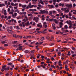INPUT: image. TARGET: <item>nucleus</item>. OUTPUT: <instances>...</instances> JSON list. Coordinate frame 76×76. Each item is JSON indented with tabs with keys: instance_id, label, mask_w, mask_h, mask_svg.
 I'll list each match as a JSON object with an SVG mask.
<instances>
[{
	"instance_id": "1",
	"label": "nucleus",
	"mask_w": 76,
	"mask_h": 76,
	"mask_svg": "<svg viewBox=\"0 0 76 76\" xmlns=\"http://www.w3.org/2000/svg\"><path fill=\"white\" fill-rule=\"evenodd\" d=\"M40 12L42 14H44V13H46V14H48V11H45V10H41Z\"/></svg>"
},
{
	"instance_id": "2",
	"label": "nucleus",
	"mask_w": 76,
	"mask_h": 76,
	"mask_svg": "<svg viewBox=\"0 0 76 76\" xmlns=\"http://www.w3.org/2000/svg\"><path fill=\"white\" fill-rule=\"evenodd\" d=\"M33 20H35V22L37 23L39 20V18L35 17L33 19Z\"/></svg>"
},
{
	"instance_id": "3",
	"label": "nucleus",
	"mask_w": 76,
	"mask_h": 76,
	"mask_svg": "<svg viewBox=\"0 0 76 76\" xmlns=\"http://www.w3.org/2000/svg\"><path fill=\"white\" fill-rule=\"evenodd\" d=\"M25 22H22V23L20 24L19 26H23V28H25Z\"/></svg>"
},
{
	"instance_id": "4",
	"label": "nucleus",
	"mask_w": 76,
	"mask_h": 76,
	"mask_svg": "<svg viewBox=\"0 0 76 76\" xmlns=\"http://www.w3.org/2000/svg\"><path fill=\"white\" fill-rule=\"evenodd\" d=\"M47 23L46 22H44L43 23V27H44L45 28H47V26H48L47 25Z\"/></svg>"
},
{
	"instance_id": "5",
	"label": "nucleus",
	"mask_w": 76,
	"mask_h": 76,
	"mask_svg": "<svg viewBox=\"0 0 76 76\" xmlns=\"http://www.w3.org/2000/svg\"><path fill=\"white\" fill-rule=\"evenodd\" d=\"M64 11H65V12L66 13H68V12H69V9H67V8H64Z\"/></svg>"
},
{
	"instance_id": "6",
	"label": "nucleus",
	"mask_w": 76,
	"mask_h": 76,
	"mask_svg": "<svg viewBox=\"0 0 76 76\" xmlns=\"http://www.w3.org/2000/svg\"><path fill=\"white\" fill-rule=\"evenodd\" d=\"M65 6L66 7H72V4H66Z\"/></svg>"
},
{
	"instance_id": "7",
	"label": "nucleus",
	"mask_w": 76,
	"mask_h": 76,
	"mask_svg": "<svg viewBox=\"0 0 76 76\" xmlns=\"http://www.w3.org/2000/svg\"><path fill=\"white\" fill-rule=\"evenodd\" d=\"M48 7L50 8L53 9V8H54V5H48Z\"/></svg>"
},
{
	"instance_id": "8",
	"label": "nucleus",
	"mask_w": 76,
	"mask_h": 76,
	"mask_svg": "<svg viewBox=\"0 0 76 76\" xmlns=\"http://www.w3.org/2000/svg\"><path fill=\"white\" fill-rule=\"evenodd\" d=\"M21 44H17L16 45H14L13 46L14 47H18L19 46H20L21 45Z\"/></svg>"
},
{
	"instance_id": "9",
	"label": "nucleus",
	"mask_w": 76,
	"mask_h": 76,
	"mask_svg": "<svg viewBox=\"0 0 76 76\" xmlns=\"http://www.w3.org/2000/svg\"><path fill=\"white\" fill-rule=\"evenodd\" d=\"M37 27H39V28H42V25H40L39 24H38L37 25Z\"/></svg>"
},
{
	"instance_id": "10",
	"label": "nucleus",
	"mask_w": 76,
	"mask_h": 76,
	"mask_svg": "<svg viewBox=\"0 0 76 76\" xmlns=\"http://www.w3.org/2000/svg\"><path fill=\"white\" fill-rule=\"evenodd\" d=\"M29 21H28L27 22L25 23V25H26V26H28L29 25H30V24H29Z\"/></svg>"
},
{
	"instance_id": "11",
	"label": "nucleus",
	"mask_w": 76,
	"mask_h": 76,
	"mask_svg": "<svg viewBox=\"0 0 76 76\" xmlns=\"http://www.w3.org/2000/svg\"><path fill=\"white\" fill-rule=\"evenodd\" d=\"M53 4L55 5L56 4V3L57 2V0H53Z\"/></svg>"
},
{
	"instance_id": "12",
	"label": "nucleus",
	"mask_w": 76,
	"mask_h": 76,
	"mask_svg": "<svg viewBox=\"0 0 76 76\" xmlns=\"http://www.w3.org/2000/svg\"><path fill=\"white\" fill-rule=\"evenodd\" d=\"M54 22H55V23H58V21H57V19H54Z\"/></svg>"
},
{
	"instance_id": "13",
	"label": "nucleus",
	"mask_w": 76,
	"mask_h": 76,
	"mask_svg": "<svg viewBox=\"0 0 76 76\" xmlns=\"http://www.w3.org/2000/svg\"><path fill=\"white\" fill-rule=\"evenodd\" d=\"M18 48H19V50H22L23 47L22 46H20Z\"/></svg>"
},
{
	"instance_id": "14",
	"label": "nucleus",
	"mask_w": 76,
	"mask_h": 76,
	"mask_svg": "<svg viewBox=\"0 0 76 76\" xmlns=\"http://www.w3.org/2000/svg\"><path fill=\"white\" fill-rule=\"evenodd\" d=\"M17 38H19L20 39H21V38H22V36L18 35L17 36Z\"/></svg>"
},
{
	"instance_id": "15",
	"label": "nucleus",
	"mask_w": 76,
	"mask_h": 76,
	"mask_svg": "<svg viewBox=\"0 0 76 76\" xmlns=\"http://www.w3.org/2000/svg\"><path fill=\"white\" fill-rule=\"evenodd\" d=\"M13 37H15V38H17V36H16V35L15 34H14L13 35Z\"/></svg>"
},
{
	"instance_id": "16",
	"label": "nucleus",
	"mask_w": 76,
	"mask_h": 76,
	"mask_svg": "<svg viewBox=\"0 0 76 76\" xmlns=\"http://www.w3.org/2000/svg\"><path fill=\"white\" fill-rule=\"evenodd\" d=\"M52 13H53V11H50L49 15H52Z\"/></svg>"
},
{
	"instance_id": "17",
	"label": "nucleus",
	"mask_w": 76,
	"mask_h": 76,
	"mask_svg": "<svg viewBox=\"0 0 76 76\" xmlns=\"http://www.w3.org/2000/svg\"><path fill=\"white\" fill-rule=\"evenodd\" d=\"M64 28H65L66 29H67L68 28V27L67 26V25H65V26H64Z\"/></svg>"
},
{
	"instance_id": "18",
	"label": "nucleus",
	"mask_w": 76,
	"mask_h": 76,
	"mask_svg": "<svg viewBox=\"0 0 76 76\" xmlns=\"http://www.w3.org/2000/svg\"><path fill=\"white\" fill-rule=\"evenodd\" d=\"M6 65H4V66H3L2 67V69H5L6 68Z\"/></svg>"
},
{
	"instance_id": "19",
	"label": "nucleus",
	"mask_w": 76,
	"mask_h": 76,
	"mask_svg": "<svg viewBox=\"0 0 76 76\" xmlns=\"http://www.w3.org/2000/svg\"><path fill=\"white\" fill-rule=\"evenodd\" d=\"M76 55L75 54H73L72 55V57H75L76 56Z\"/></svg>"
},
{
	"instance_id": "20",
	"label": "nucleus",
	"mask_w": 76,
	"mask_h": 76,
	"mask_svg": "<svg viewBox=\"0 0 76 76\" xmlns=\"http://www.w3.org/2000/svg\"><path fill=\"white\" fill-rule=\"evenodd\" d=\"M69 29L73 28V26H72H72H69Z\"/></svg>"
},
{
	"instance_id": "21",
	"label": "nucleus",
	"mask_w": 76,
	"mask_h": 76,
	"mask_svg": "<svg viewBox=\"0 0 76 76\" xmlns=\"http://www.w3.org/2000/svg\"><path fill=\"white\" fill-rule=\"evenodd\" d=\"M1 43H2V44H5V43H7V42L4 41H2L1 42Z\"/></svg>"
},
{
	"instance_id": "22",
	"label": "nucleus",
	"mask_w": 76,
	"mask_h": 76,
	"mask_svg": "<svg viewBox=\"0 0 76 76\" xmlns=\"http://www.w3.org/2000/svg\"><path fill=\"white\" fill-rule=\"evenodd\" d=\"M25 18H26V22L27 21H28V17H27V16H25Z\"/></svg>"
},
{
	"instance_id": "23",
	"label": "nucleus",
	"mask_w": 76,
	"mask_h": 76,
	"mask_svg": "<svg viewBox=\"0 0 76 76\" xmlns=\"http://www.w3.org/2000/svg\"><path fill=\"white\" fill-rule=\"evenodd\" d=\"M40 3L44 5V3L43 2V1H40Z\"/></svg>"
},
{
	"instance_id": "24",
	"label": "nucleus",
	"mask_w": 76,
	"mask_h": 76,
	"mask_svg": "<svg viewBox=\"0 0 76 76\" xmlns=\"http://www.w3.org/2000/svg\"><path fill=\"white\" fill-rule=\"evenodd\" d=\"M58 56H61V52H58Z\"/></svg>"
},
{
	"instance_id": "25",
	"label": "nucleus",
	"mask_w": 76,
	"mask_h": 76,
	"mask_svg": "<svg viewBox=\"0 0 76 76\" xmlns=\"http://www.w3.org/2000/svg\"><path fill=\"white\" fill-rule=\"evenodd\" d=\"M26 7V5H24L22 6V7L23 8H24L25 7Z\"/></svg>"
},
{
	"instance_id": "26",
	"label": "nucleus",
	"mask_w": 76,
	"mask_h": 76,
	"mask_svg": "<svg viewBox=\"0 0 76 76\" xmlns=\"http://www.w3.org/2000/svg\"><path fill=\"white\" fill-rule=\"evenodd\" d=\"M25 53H29V51L28 50H26L25 51Z\"/></svg>"
},
{
	"instance_id": "27",
	"label": "nucleus",
	"mask_w": 76,
	"mask_h": 76,
	"mask_svg": "<svg viewBox=\"0 0 76 76\" xmlns=\"http://www.w3.org/2000/svg\"><path fill=\"white\" fill-rule=\"evenodd\" d=\"M74 11H75V12H73V14L74 15L76 14V10H74Z\"/></svg>"
},
{
	"instance_id": "28",
	"label": "nucleus",
	"mask_w": 76,
	"mask_h": 76,
	"mask_svg": "<svg viewBox=\"0 0 76 76\" xmlns=\"http://www.w3.org/2000/svg\"><path fill=\"white\" fill-rule=\"evenodd\" d=\"M35 41H34L33 42H32L31 43V44L32 45L33 44H35Z\"/></svg>"
},
{
	"instance_id": "29",
	"label": "nucleus",
	"mask_w": 76,
	"mask_h": 76,
	"mask_svg": "<svg viewBox=\"0 0 76 76\" xmlns=\"http://www.w3.org/2000/svg\"><path fill=\"white\" fill-rule=\"evenodd\" d=\"M53 13V14H54V13H56V11L55 10L52 11Z\"/></svg>"
},
{
	"instance_id": "30",
	"label": "nucleus",
	"mask_w": 76,
	"mask_h": 76,
	"mask_svg": "<svg viewBox=\"0 0 76 76\" xmlns=\"http://www.w3.org/2000/svg\"><path fill=\"white\" fill-rule=\"evenodd\" d=\"M4 3L6 5H7V1H5Z\"/></svg>"
},
{
	"instance_id": "31",
	"label": "nucleus",
	"mask_w": 76,
	"mask_h": 76,
	"mask_svg": "<svg viewBox=\"0 0 76 76\" xmlns=\"http://www.w3.org/2000/svg\"><path fill=\"white\" fill-rule=\"evenodd\" d=\"M26 37L27 38H31V36H26Z\"/></svg>"
},
{
	"instance_id": "32",
	"label": "nucleus",
	"mask_w": 76,
	"mask_h": 76,
	"mask_svg": "<svg viewBox=\"0 0 76 76\" xmlns=\"http://www.w3.org/2000/svg\"><path fill=\"white\" fill-rule=\"evenodd\" d=\"M57 11H58V12H59V13L61 12V10H60V9L58 10Z\"/></svg>"
},
{
	"instance_id": "33",
	"label": "nucleus",
	"mask_w": 76,
	"mask_h": 76,
	"mask_svg": "<svg viewBox=\"0 0 76 76\" xmlns=\"http://www.w3.org/2000/svg\"><path fill=\"white\" fill-rule=\"evenodd\" d=\"M29 11H31L32 12H34V9H30L29 10Z\"/></svg>"
},
{
	"instance_id": "34",
	"label": "nucleus",
	"mask_w": 76,
	"mask_h": 76,
	"mask_svg": "<svg viewBox=\"0 0 76 76\" xmlns=\"http://www.w3.org/2000/svg\"><path fill=\"white\" fill-rule=\"evenodd\" d=\"M69 31L68 30H65V33H66V32H69Z\"/></svg>"
},
{
	"instance_id": "35",
	"label": "nucleus",
	"mask_w": 76,
	"mask_h": 76,
	"mask_svg": "<svg viewBox=\"0 0 76 76\" xmlns=\"http://www.w3.org/2000/svg\"><path fill=\"white\" fill-rule=\"evenodd\" d=\"M0 49L1 50H4V48H3V47H0Z\"/></svg>"
},
{
	"instance_id": "36",
	"label": "nucleus",
	"mask_w": 76,
	"mask_h": 76,
	"mask_svg": "<svg viewBox=\"0 0 76 76\" xmlns=\"http://www.w3.org/2000/svg\"><path fill=\"white\" fill-rule=\"evenodd\" d=\"M64 50H69V49H68L67 48H64Z\"/></svg>"
},
{
	"instance_id": "37",
	"label": "nucleus",
	"mask_w": 76,
	"mask_h": 76,
	"mask_svg": "<svg viewBox=\"0 0 76 76\" xmlns=\"http://www.w3.org/2000/svg\"><path fill=\"white\" fill-rule=\"evenodd\" d=\"M69 16H72V14L71 13V12H69Z\"/></svg>"
},
{
	"instance_id": "38",
	"label": "nucleus",
	"mask_w": 76,
	"mask_h": 76,
	"mask_svg": "<svg viewBox=\"0 0 76 76\" xmlns=\"http://www.w3.org/2000/svg\"><path fill=\"white\" fill-rule=\"evenodd\" d=\"M23 22H26V20H25V18L23 19Z\"/></svg>"
},
{
	"instance_id": "39",
	"label": "nucleus",
	"mask_w": 76,
	"mask_h": 76,
	"mask_svg": "<svg viewBox=\"0 0 76 76\" xmlns=\"http://www.w3.org/2000/svg\"><path fill=\"white\" fill-rule=\"evenodd\" d=\"M12 63H10L8 64V66H10V65H12Z\"/></svg>"
},
{
	"instance_id": "40",
	"label": "nucleus",
	"mask_w": 76,
	"mask_h": 76,
	"mask_svg": "<svg viewBox=\"0 0 76 76\" xmlns=\"http://www.w3.org/2000/svg\"><path fill=\"white\" fill-rule=\"evenodd\" d=\"M70 51H69L68 53V56H70Z\"/></svg>"
},
{
	"instance_id": "41",
	"label": "nucleus",
	"mask_w": 76,
	"mask_h": 76,
	"mask_svg": "<svg viewBox=\"0 0 76 76\" xmlns=\"http://www.w3.org/2000/svg\"><path fill=\"white\" fill-rule=\"evenodd\" d=\"M9 13V14H10V15L11 14H12H12H13V12H12V11H11V12H10V13Z\"/></svg>"
},
{
	"instance_id": "42",
	"label": "nucleus",
	"mask_w": 76,
	"mask_h": 76,
	"mask_svg": "<svg viewBox=\"0 0 76 76\" xmlns=\"http://www.w3.org/2000/svg\"><path fill=\"white\" fill-rule=\"evenodd\" d=\"M10 29H13V27L12 26H10Z\"/></svg>"
},
{
	"instance_id": "43",
	"label": "nucleus",
	"mask_w": 76,
	"mask_h": 76,
	"mask_svg": "<svg viewBox=\"0 0 76 76\" xmlns=\"http://www.w3.org/2000/svg\"><path fill=\"white\" fill-rule=\"evenodd\" d=\"M51 60H52V61H53V60H54V58H53V57H51Z\"/></svg>"
},
{
	"instance_id": "44",
	"label": "nucleus",
	"mask_w": 76,
	"mask_h": 76,
	"mask_svg": "<svg viewBox=\"0 0 76 76\" xmlns=\"http://www.w3.org/2000/svg\"><path fill=\"white\" fill-rule=\"evenodd\" d=\"M54 36H52V37H51V39H53L54 38Z\"/></svg>"
},
{
	"instance_id": "45",
	"label": "nucleus",
	"mask_w": 76,
	"mask_h": 76,
	"mask_svg": "<svg viewBox=\"0 0 76 76\" xmlns=\"http://www.w3.org/2000/svg\"><path fill=\"white\" fill-rule=\"evenodd\" d=\"M49 3H53V1L52 0H50L49 1Z\"/></svg>"
},
{
	"instance_id": "46",
	"label": "nucleus",
	"mask_w": 76,
	"mask_h": 76,
	"mask_svg": "<svg viewBox=\"0 0 76 76\" xmlns=\"http://www.w3.org/2000/svg\"><path fill=\"white\" fill-rule=\"evenodd\" d=\"M32 15L31 14H28V16H32Z\"/></svg>"
},
{
	"instance_id": "47",
	"label": "nucleus",
	"mask_w": 76,
	"mask_h": 76,
	"mask_svg": "<svg viewBox=\"0 0 76 76\" xmlns=\"http://www.w3.org/2000/svg\"><path fill=\"white\" fill-rule=\"evenodd\" d=\"M59 24L61 25H63V23L61 22H60Z\"/></svg>"
},
{
	"instance_id": "48",
	"label": "nucleus",
	"mask_w": 76,
	"mask_h": 76,
	"mask_svg": "<svg viewBox=\"0 0 76 76\" xmlns=\"http://www.w3.org/2000/svg\"><path fill=\"white\" fill-rule=\"evenodd\" d=\"M65 18H66L67 19L69 18V16L67 15H66L65 16Z\"/></svg>"
},
{
	"instance_id": "49",
	"label": "nucleus",
	"mask_w": 76,
	"mask_h": 76,
	"mask_svg": "<svg viewBox=\"0 0 76 76\" xmlns=\"http://www.w3.org/2000/svg\"><path fill=\"white\" fill-rule=\"evenodd\" d=\"M46 38L47 39H50V37L49 36H48V37H46Z\"/></svg>"
},
{
	"instance_id": "50",
	"label": "nucleus",
	"mask_w": 76,
	"mask_h": 76,
	"mask_svg": "<svg viewBox=\"0 0 76 76\" xmlns=\"http://www.w3.org/2000/svg\"><path fill=\"white\" fill-rule=\"evenodd\" d=\"M64 17H65V15H62V18H64Z\"/></svg>"
},
{
	"instance_id": "51",
	"label": "nucleus",
	"mask_w": 76,
	"mask_h": 76,
	"mask_svg": "<svg viewBox=\"0 0 76 76\" xmlns=\"http://www.w3.org/2000/svg\"><path fill=\"white\" fill-rule=\"evenodd\" d=\"M56 26V24H52V26H53V27H55V26Z\"/></svg>"
},
{
	"instance_id": "52",
	"label": "nucleus",
	"mask_w": 76,
	"mask_h": 76,
	"mask_svg": "<svg viewBox=\"0 0 76 76\" xmlns=\"http://www.w3.org/2000/svg\"><path fill=\"white\" fill-rule=\"evenodd\" d=\"M8 45L7 44H5L4 45V46H5V47H7V46H8Z\"/></svg>"
},
{
	"instance_id": "53",
	"label": "nucleus",
	"mask_w": 76,
	"mask_h": 76,
	"mask_svg": "<svg viewBox=\"0 0 76 76\" xmlns=\"http://www.w3.org/2000/svg\"><path fill=\"white\" fill-rule=\"evenodd\" d=\"M17 29H19V26H17L16 27Z\"/></svg>"
},
{
	"instance_id": "54",
	"label": "nucleus",
	"mask_w": 76,
	"mask_h": 76,
	"mask_svg": "<svg viewBox=\"0 0 76 76\" xmlns=\"http://www.w3.org/2000/svg\"><path fill=\"white\" fill-rule=\"evenodd\" d=\"M41 29L40 28H37L36 29V31H39Z\"/></svg>"
},
{
	"instance_id": "55",
	"label": "nucleus",
	"mask_w": 76,
	"mask_h": 76,
	"mask_svg": "<svg viewBox=\"0 0 76 76\" xmlns=\"http://www.w3.org/2000/svg\"><path fill=\"white\" fill-rule=\"evenodd\" d=\"M20 16H19V17H18L17 18V19H20Z\"/></svg>"
},
{
	"instance_id": "56",
	"label": "nucleus",
	"mask_w": 76,
	"mask_h": 76,
	"mask_svg": "<svg viewBox=\"0 0 76 76\" xmlns=\"http://www.w3.org/2000/svg\"><path fill=\"white\" fill-rule=\"evenodd\" d=\"M11 4L12 6H14V4L13 2H12L11 3Z\"/></svg>"
},
{
	"instance_id": "57",
	"label": "nucleus",
	"mask_w": 76,
	"mask_h": 76,
	"mask_svg": "<svg viewBox=\"0 0 76 76\" xmlns=\"http://www.w3.org/2000/svg\"><path fill=\"white\" fill-rule=\"evenodd\" d=\"M55 7H58V4L56 5Z\"/></svg>"
},
{
	"instance_id": "58",
	"label": "nucleus",
	"mask_w": 76,
	"mask_h": 76,
	"mask_svg": "<svg viewBox=\"0 0 76 76\" xmlns=\"http://www.w3.org/2000/svg\"><path fill=\"white\" fill-rule=\"evenodd\" d=\"M76 6V4H73V7H75Z\"/></svg>"
},
{
	"instance_id": "59",
	"label": "nucleus",
	"mask_w": 76,
	"mask_h": 76,
	"mask_svg": "<svg viewBox=\"0 0 76 76\" xmlns=\"http://www.w3.org/2000/svg\"><path fill=\"white\" fill-rule=\"evenodd\" d=\"M14 15H15V16L16 17V16H17V13L16 12L14 13Z\"/></svg>"
},
{
	"instance_id": "60",
	"label": "nucleus",
	"mask_w": 76,
	"mask_h": 76,
	"mask_svg": "<svg viewBox=\"0 0 76 76\" xmlns=\"http://www.w3.org/2000/svg\"><path fill=\"white\" fill-rule=\"evenodd\" d=\"M12 17L13 18H15L16 17L15 16V15H14V14H12Z\"/></svg>"
},
{
	"instance_id": "61",
	"label": "nucleus",
	"mask_w": 76,
	"mask_h": 76,
	"mask_svg": "<svg viewBox=\"0 0 76 76\" xmlns=\"http://www.w3.org/2000/svg\"><path fill=\"white\" fill-rule=\"evenodd\" d=\"M67 42L66 41H64V42H62V43H67Z\"/></svg>"
},
{
	"instance_id": "62",
	"label": "nucleus",
	"mask_w": 76,
	"mask_h": 76,
	"mask_svg": "<svg viewBox=\"0 0 76 76\" xmlns=\"http://www.w3.org/2000/svg\"><path fill=\"white\" fill-rule=\"evenodd\" d=\"M18 4L15 3L14 4V6H18Z\"/></svg>"
},
{
	"instance_id": "63",
	"label": "nucleus",
	"mask_w": 76,
	"mask_h": 76,
	"mask_svg": "<svg viewBox=\"0 0 76 76\" xmlns=\"http://www.w3.org/2000/svg\"><path fill=\"white\" fill-rule=\"evenodd\" d=\"M23 14H24V15H25L26 14V12H23Z\"/></svg>"
},
{
	"instance_id": "64",
	"label": "nucleus",
	"mask_w": 76,
	"mask_h": 76,
	"mask_svg": "<svg viewBox=\"0 0 76 76\" xmlns=\"http://www.w3.org/2000/svg\"><path fill=\"white\" fill-rule=\"evenodd\" d=\"M7 60L8 61H10V58H8L7 59Z\"/></svg>"
}]
</instances>
